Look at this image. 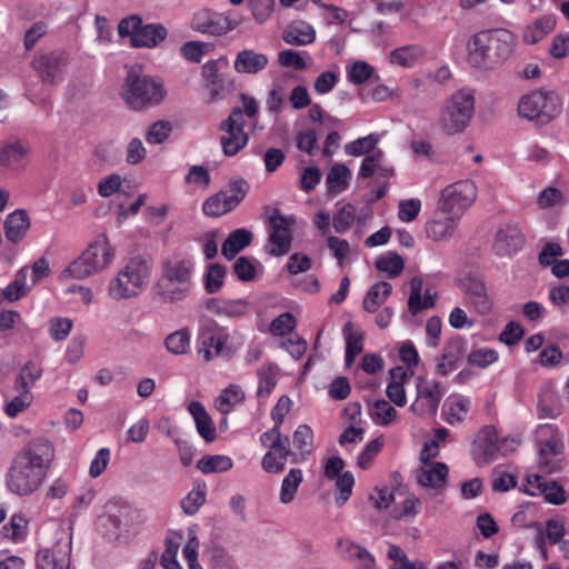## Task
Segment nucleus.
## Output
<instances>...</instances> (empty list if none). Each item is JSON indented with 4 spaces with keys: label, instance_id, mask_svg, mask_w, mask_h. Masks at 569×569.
Here are the masks:
<instances>
[{
    "label": "nucleus",
    "instance_id": "1",
    "mask_svg": "<svg viewBox=\"0 0 569 569\" xmlns=\"http://www.w3.org/2000/svg\"><path fill=\"white\" fill-rule=\"evenodd\" d=\"M56 457L53 443L43 437L27 442L13 457L6 475L8 490L19 497L37 492L44 483Z\"/></svg>",
    "mask_w": 569,
    "mask_h": 569
},
{
    "label": "nucleus",
    "instance_id": "2",
    "mask_svg": "<svg viewBox=\"0 0 569 569\" xmlns=\"http://www.w3.org/2000/svg\"><path fill=\"white\" fill-rule=\"evenodd\" d=\"M512 43L513 34L507 29L481 30L467 42L468 62L475 68H483L489 62L503 61L511 54Z\"/></svg>",
    "mask_w": 569,
    "mask_h": 569
},
{
    "label": "nucleus",
    "instance_id": "3",
    "mask_svg": "<svg viewBox=\"0 0 569 569\" xmlns=\"http://www.w3.org/2000/svg\"><path fill=\"white\" fill-rule=\"evenodd\" d=\"M194 261L191 257L173 254L161 263V276L157 281L158 295L166 301L183 300L192 286Z\"/></svg>",
    "mask_w": 569,
    "mask_h": 569
},
{
    "label": "nucleus",
    "instance_id": "4",
    "mask_svg": "<svg viewBox=\"0 0 569 569\" xmlns=\"http://www.w3.org/2000/svg\"><path fill=\"white\" fill-rule=\"evenodd\" d=\"M166 94L162 83L140 72V67L129 70L121 96L132 110H142L159 104Z\"/></svg>",
    "mask_w": 569,
    "mask_h": 569
},
{
    "label": "nucleus",
    "instance_id": "5",
    "mask_svg": "<svg viewBox=\"0 0 569 569\" xmlns=\"http://www.w3.org/2000/svg\"><path fill=\"white\" fill-rule=\"evenodd\" d=\"M151 267L148 260L132 258L109 284V295L114 299H129L138 296L150 278Z\"/></svg>",
    "mask_w": 569,
    "mask_h": 569
},
{
    "label": "nucleus",
    "instance_id": "6",
    "mask_svg": "<svg viewBox=\"0 0 569 569\" xmlns=\"http://www.w3.org/2000/svg\"><path fill=\"white\" fill-rule=\"evenodd\" d=\"M536 439L538 469L545 473L558 472L563 459V439L558 427L552 423L539 425Z\"/></svg>",
    "mask_w": 569,
    "mask_h": 569
},
{
    "label": "nucleus",
    "instance_id": "7",
    "mask_svg": "<svg viewBox=\"0 0 569 569\" xmlns=\"http://www.w3.org/2000/svg\"><path fill=\"white\" fill-rule=\"evenodd\" d=\"M562 109V100L555 91L536 90L523 96L518 103L520 117L543 126L558 117Z\"/></svg>",
    "mask_w": 569,
    "mask_h": 569
},
{
    "label": "nucleus",
    "instance_id": "8",
    "mask_svg": "<svg viewBox=\"0 0 569 569\" xmlns=\"http://www.w3.org/2000/svg\"><path fill=\"white\" fill-rule=\"evenodd\" d=\"M121 38L129 37L133 48H154L167 38V29L160 23L143 24L141 17L132 14L118 24Z\"/></svg>",
    "mask_w": 569,
    "mask_h": 569
},
{
    "label": "nucleus",
    "instance_id": "9",
    "mask_svg": "<svg viewBox=\"0 0 569 569\" xmlns=\"http://www.w3.org/2000/svg\"><path fill=\"white\" fill-rule=\"evenodd\" d=\"M475 110L473 96L466 90L456 92L446 104L440 127L448 134L462 132L469 124Z\"/></svg>",
    "mask_w": 569,
    "mask_h": 569
},
{
    "label": "nucleus",
    "instance_id": "10",
    "mask_svg": "<svg viewBox=\"0 0 569 569\" xmlns=\"http://www.w3.org/2000/svg\"><path fill=\"white\" fill-rule=\"evenodd\" d=\"M465 297V305L472 312L481 317H487L493 312L495 299L489 292L483 276L478 273H468L460 278L457 283Z\"/></svg>",
    "mask_w": 569,
    "mask_h": 569
},
{
    "label": "nucleus",
    "instance_id": "11",
    "mask_svg": "<svg viewBox=\"0 0 569 569\" xmlns=\"http://www.w3.org/2000/svg\"><path fill=\"white\" fill-rule=\"evenodd\" d=\"M477 198V187L471 180H460L447 186L438 202V209L460 220Z\"/></svg>",
    "mask_w": 569,
    "mask_h": 569
},
{
    "label": "nucleus",
    "instance_id": "12",
    "mask_svg": "<svg viewBox=\"0 0 569 569\" xmlns=\"http://www.w3.org/2000/svg\"><path fill=\"white\" fill-rule=\"evenodd\" d=\"M244 126L242 110L239 108H234L220 123V129L226 133L220 138L224 156L233 157L248 144L249 137L244 132Z\"/></svg>",
    "mask_w": 569,
    "mask_h": 569
},
{
    "label": "nucleus",
    "instance_id": "13",
    "mask_svg": "<svg viewBox=\"0 0 569 569\" xmlns=\"http://www.w3.org/2000/svg\"><path fill=\"white\" fill-rule=\"evenodd\" d=\"M296 223L293 216H284L279 210H276L269 217L270 232L268 241L271 248L268 250L269 254L280 257L287 254L292 244L291 228Z\"/></svg>",
    "mask_w": 569,
    "mask_h": 569
},
{
    "label": "nucleus",
    "instance_id": "14",
    "mask_svg": "<svg viewBox=\"0 0 569 569\" xmlns=\"http://www.w3.org/2000/svg\"><path fill=\"white\" fill-rule=\"evenodd\" d=\"M228 340V329L220 326L214 320H209L199 329L198 355L201 356L206 362H209L222 353Z\"/></svg>",
    "mask_w": 569,
    "mask_h": 569
},
{
    "label": "nucleus",
    "instance_id": "15",
    "mask_svg": "<svg viewBox=\"0 0 569 569\" xmlns=\"http://www.w3.org/2000/svg\"><path fill=\"white\" fill-rule=\"evenodd\" d=\"M416 388L417 396L410 409L421 417L435 416L445 395L441 382L419 377Z\"/></svg>",
    "mask_w": 569,
    "mask_h": 569
},
{
    "label": "nucleus",
    "instance_id": "16",
    "mask_svg": "<svg viewBox=\"0 0 569 569\" xmlns=\"http://www.w3.org/2000/svg\"><path fill=\"white\" fill-rule=\"evenodd\" d=\"M523 491L532 497H542L547 503L553 506L563 505L568 499V493L560 483L548 481L538 473L526 477Z\"/></svg>",
    "mask_w": 569,
    "mask_h": 569
},
{
    "label": "nucleus",
    "instance_id": "17",
    "mask_svg": "<svg viewBox=\"0 0 569 569\" xmlns=\"http://www.w3.org/2000/svg\"><path fill=\"white\" fill-rule=\"evenodd\" d=\"M239 22L228 16L209 9H201L193 14L191 27L204 34L221 36L236 29Z\"/></svg>",
    "mask_w": 569,
    "mask_h": 569
},
{
    "label": "nucleus",
    "instance_id": "18",
    "mask_svg": "<svg viewBox=\"0 0 569 569\" xmlns=\"http://www.w3.org/2000/svg\"><path fill=\"white\" fill-rule=\"evenodd\" d=\"M498 431L493 426L482 427L475 441L472 453L478 465H487L499 457Z\"/></svg>",
    "mask_w": 569,
    "mask_h": 569
},
{
    "label": "nucleus",
    "instance_id": "19",
    "mask_svg": "<svg viewBox=\"0 0 569 569\" xmlns=\"http://www.w3.org/2000/svg\"><path fill=\"white\" fill-rule=\"evenodd\" d=\"M71 541H57L51 548L41 549L36 555L37 569H69Z\"/></svg>",
    "mask_w": 569,
    "mask_h": 569
},
{
    "label": "nucleus",
    "instance_id": "20",
    "mask_svg": "<svg viewBox=\"0 0 569 569\" xmlns=\"http://www.w3.org/2000/svg\"><path fill=\"white\" fill-rule=\"evenodd\" d=\"M337 552L343 560L352 563L355 569H377L373 555L349 538L337 541Z\"/></svg>",
    "mask_w": 569,
    "mask_h": 569
},
{
    "label": "nucleus",
    "instance_id": "21",
    "mask_svg": "<svg viewBox=\"0 0 569 569\" xmlns=\"http://www.w3.org/2000/svg\"><path fill=\"white\" fill-rule=\"evenodd\" d=\"M30 162V148L22 141L0 147V167L9 171L21 172Z\"/></svg>",
    "mask_w": 569,
    "mask_h": 569
},
{
    "label": "nucleus",
    "instance_id": "22",
    "mask_svg": "<svg viewBox=\"0 0 569 569\" xmlns=\"http://www.w3.org/2000/svg\"><path fill=\"white\" fill-rule=\"evenodd\" d=\"M525 244V237L516 224L501 227L495 237L493 251L497 256H510L519 251Z\"/></svg>",
    "mask_w": 569,
    "mask_h": 569
},
{
    "label": "nucleus",
    "instance_id": "23",
    "mask_svg": "<svg viewBox=\"0 0 569 569\" xmlns=\"http://www.w3.org/2000/svg\"><path fill=\"white\" fill-rule=\"evenodd\" d=\"M63 63V52L51 51L48 53L36 54L31 66L38 72L42 82L53 84Z\"/></svg>",
    "mask_w": 569,
    "mask_h": 569
},
{
    "label": "nucleus",
    "instance_id": "24",
    "mask_svg": "<svg viewBox=\"0 0 569 569\" xmlns=\"http://www.w3.org/2000/svg\"><path fill=\"white\" fill-rule=\"evenodd\" d=\"M226 58L210 60L202 66V76L206 81V88L210 93L212 100L224 97L227 92V80L222 73L219 72L220 64L227 66Z\"/></svg>",
    "mask_w": 569,
    "mask_h": 569
},
{
    "label": "nucleus",
    "instance_id": "25",
    "mask_svg": "<svg viewBox=\"0 0 569 569\" xmlns=\"http://www.w3.org/2000/svg\"><path fill=\"white\" fill-rule=\"evenodd\" d=\"M449 468L445 462L423 466L417 475V482L425 488L442 492L447 486Z\"/></svg>",
    "mask_w": 569,
    "mask_h": 569
},
{
    "label": "nucleus",
    "instance_id": "26",
    "mask_svg": "<svg viewBox=\"0 0 569 569\" xmlns=\"http://www.w3.org/2000/svg\"><path fill=\"white\" fill-rule=\"evenodd\" d=\"M82 253L96 272L106 268L114 257V251L106 234H99Z\"/></svg>",
    "mask_w": 569,
    "mask_h": 569
},
{
    "label": "nucleus",
    "instance_id": "27",
    "mask_svg": "<svg viewBox=\"0 0 569 569\" xmlns=\"http://www.w3.org/2000/svg\"><path fill=\"white\" fill-rule=\"evenodd\" d=\"M268 63L269 58L264 53L256 52L251 49H244L238 52L233 67L239 73L256 74L262 71Z\"/></svg>",
    "mask_w": 569,
    "mask_h": 569
},
{
    "label": "nucleus",
    "instance_id": "28",
    "mask_svg": "<svg viewBox=\"0 0 569 569\" xmlns=\"http://www.w3.org/2000/svg\"><path fill=\"white\" fill-rule=\"evenodd\" d=\"M292 445L296 449L291 452V462L305 461L312 452L313 431L308 425H299L292 436Z\"/></svg>",
    "mask_w": 569,
    "mask_h": 569
},
{
    "label": "nucleus",
    "instance_id": "29",
    "mask_svg": "<svg viewBox=\"0 0 569 569\" xmlns=\"http://www.w3.org/2000/svg\"><path fill=\"white\" fill-rule=\"evenodd\" d=\"M207 308L218 316L240 318L248 313L250 302L247 299L220 300L211 298L208 300Z\"/></svg>",
    "mask_w": 569,
    "mask_h": 569
},
{
    "label": "nucleus",
    "instance_id": "30",
    "mask_svg": "<svg viewBox=\"0 0 569 569\" xmlns=\"http://www.w3.org/2000/svg\"><path fill=\"white\" fill-rule=\"evenodd\" d=\"M342 335L346 340L345 363L350 367L363 350L365 333L353 322L348 321L342 328Z\"/></svg>",
    "mask_w": 569,
    "mask_h": 569
},
{
    "label": "nucleus",
    "instance_id": "31",
    "mask_svg": "<svg viewBox=\"0 0 569 569\" xmlns=\"http://www.w3.org/2000/svg\"><path fill=\"white\" fill-rule=\"evenodd\" d=\"M29 228L30 219L23 209H18L6 218L4 234L10 242H20L26 237Z\"/></svg>",
    "mask_w": 569,
    "mask_h": 569
},
{
    "label": "nucleus",
    "instance_id": "32",
    "mask_svg": "<svg viewBox=\"0 0 569 569\" xmlns=\"http://www.w3.org/2000/svg\"><path fill=\"white\" fill-rule=\"evenodd\" d=\"M188 411L192 416L197 431L207 441L211 442L216 439V427L212 419L208 415L204 406L199 401H191L188 406Z\"/></svg>",
    "mask_w": 569,
    "mask_h": 569
},
{
    "label": "nucleus",
    "instance_id": "33",
    "mask_svg": "<svg viewBox=\"0 0 569 569\" xmlns=\"http://www.w3.org/2000/svg\"><path fill=\"white\" fill-rule=\"evenodd\" d=\"M423 281L420 277H413L410 281V295L408 299V310L412 316H417L425 309H430L435 306V298L427 290L421 297Z\"/></svg>",
    "mask_w": 569,
    "mask_h": 569
},
{
    "label": "nucleus",
    "instance_id": "34",
    "mask_svg": "<svg viewBox=\"0 0 569 569\" xmlns=\"http://www.w3.org/2000/svg\"><path fill=\"white\" fill-rule=\"evenodd\" d=\"M402 367L392 368L389 371L390 381L387 386L386 393L390 401L398 407H403L407 403L406 391L403 382L411 376Z\"/></svg>",
    "mask_w": 569,
    "mask_h": 569
},
{
    "label": "nucleus",
    "instance_id": "35",
    "mask_svg": "<svg viewBox=\"0 0 569 569\" xmlns=\"http://www.w3.org/2000/svg\"><path fill=\"white\" fill-rule=\"evenodd\" d=\"M471 408L469 398L461 395L450 396L443 408L445 420L449 425L460 423L466 420Z\"/></svg>",
    "mask_w": 569,
    "mask_h": 569
},
{
    "label": "nucleus",
    "instance_id": "36",
    "mask_svg": "<svg viewBox=\"0 0 569 569\" xmlns=\"http://www.w3.org/2000/svg\"><path fill=\"white\" fill-rule=\"evenodd\" d=\"M459 219L453 216L436 218L426 223L425 231L429 239L441 241L451 238L457 228Z\"/></svg>",
    "mask_w": 569,
    "mask_h": 569
},
{
    "label": "nucleus",
    "instance_id": "37",
    "mask_svg": "<svg viewBox=\"0 0 569 569\" xmlns=\"http://www.w3.org/2000/svg\"><path fill=\"white\" fill-rule=\"evenodd\" d=\"M252 238V232L244 228L233 230L222 243V256L227 260H232L240 251L250 246Z\"/></svg>",
    "mask_w": 569,
    "mask_h": 569
},
{
    "label": "nucleus",
    "instance_id": "38",
    "mask_svg": "<svg viewBox=\"0 0 569 569\" xmlns=\"http://www.w3.org/2000/svg\"><path fill=\"white\" fill-rule=\"evenodd\" d=\"M282 39L291 46L310 44L316 39L313 27L307 22L300 21L290 24L282 33Z\"/></svg>",
    "mask_w": 569,
    "mask_h": 569
},
{
    "label": "nucleus",
    "instance_id": "39",
    "mask_svg": "<svg viewBox=\"0 0 569 569\" xmlns=\"http://www.w3.org/2000/svg\"><path fill=\"white\" fill-rule=\"evenodd\" d=\"M555 27L556 19L553 16H542L526 27L522 39L526 43L535 44L550 33Z\"/></svg>",
    "mask_w": 569,
    "mask_h": 569
},
{
    "label": "nucleus",
    "instance_id": "40",
    "mask_svg": "<svg viewBox=\"0 0 569 569\" xmlns=\"http://www.w3.org/2000/svg\"><path fill=\"white\" fill-rule=\"evenodd\" d=\"M303 482V472L299 468H291L281 481L279 500L283 505L291 503Z\"/></svg>",
    "mask_w": 569,
    "mask_h": 569
},
{
    "label": "nucleus",
    "instance_id": "41",
    "mask_svg": "<svg viewBox=\"0 0 569 569\" xmlns=\"http://www.w3.org/2000/svg\"><path fill=\"white\" fill-rule=\"evenodd\" d=\"M392 286L387 281L375 283L366 293L362 307L368 312H376L391 295Z\"/></svg>",
    "mask_w": 569,
    "mask_h": 569
},
{
    "label": "nucleus",
    "instance_id": "42",
    "mask_svg": "<svg viewBox=\"0 0 569 569\" xmlns=\"http://www.w3.org/2000/svg\"><path fill=\"white\" fill-rule=\"evenodd\" d=\"M42 369L33 361H27L17 375L13 389L31 391V388L41 378Z\"/></svg>",
    "mask_w": 569,
    "mask_h": 569
},
{
    "label": "nucleus",
    "instance_id": "43",
    "mask_svg": "<svg viewBox=\"0 0 569 569\" xmlns=\"http://www.w3.org/2000/svg\"><path fill=\"white\" fill-rule=\"evenodd\" d=\"M289 457L291 458L290 448L270 449L262 457L261 467L268 473H280L284 470Z\"/></svg>",
    "mask_w": 569,
    "mask_h": 569
},
{
    "label": "nucleus",
    "instance_id": "44",
    "mask_svg": "<svg viewBox=\"0 0 569 569\" xmlns=\"http://www.w3.org/2000/svg\"><path fill=\"white\" fill-rule=\"evenodd\" d=\"M28 278L29 267L21 268L17 272L14 280L3 290V297L11 302L23 298L31 289Z\"/></svg>",
    "mask_w": 569,
    "mask_h": 569
},
{
    "label": "nucleus",
    "instance_id": "45",
    "mask_svg": "<svg viewBox=\"0 0 569 569\" xmlns=\"http://www.w3.org/2000/svg\"><path fill=\"white\" fill-rule=\"evenodd\" d=\"M243 399L244 392L242 388L238 385H230L217 397L214 406L221 413H229Z\"/></svg>",
    "mask_w": 569,
    "mask_h": 569
},
{
    "label": "nucleus",
    "instance_id": "46",
    "mask_svg": "<svg viewBox=\"0 0 569 569\" xmlns=\"http://www.w3.org/2000/svg\"><path fill=\"white\" fill-rule=\"evenodd\" d=\"M279 368L277 365L267 363L262 365L258 371V389L257 395L259 397H269L277 385V376Z\"/></svg>",
    "mask_w": 569,
    "mask_h": 569
},
{
    "label": "nucleus",
    "instance_id": "47",
    "mask_svg": "<svg viewBox=\"0 0 569 569\" xmlns=\"http://www.w3.org/2000/svg\"><path fill=\"white\" fill-rule=\"evenodd\" d=\"M233 466L230 457L224 455L204 456L197 462V468L204 475L226 472Z\"/></svg>",
    "mask_w": 569,
    "mask_h": 569
},
{
    "label": "nucleus",
    "instance_id": "48",
    "mask_svg": "<svg viewBox=\"0 0 569 569\" xmlns=\"http://www.w3.org/2000/svg\"><path fill=\"white\" fill-rule=\"evenodd\" d=\"M423 54V50L419 46H406L397 48L390 53V62L396 66L410 68L412 67Z\"/></svg>",
    "mask_w": 569,
    "mask_h": 569
},
{
    "label": "nucleus",
    "instance_id": "49",
    "mask_svg": "<svg viewBox=\"0 0 569 569\" xmlns=\"http://www.w3.org/2000/svg\"><path fill=\"white\" fill-rule=\"evenodd\" d=\"M2 533L13 542L24 540L28 535V520L21 512L12 515L10 521L2 527Z\"/></svg>",
    "mask_w": 569,
    "mask_h": 569
},
{
    "label": "nucleus",
    "instance_id": "50",
    "mask_svg": "<svg viewBox=\"0 0 569 569\" xmlns=\"http://www.w3.org/2000/svg\"><path fill=\"white\" fill-rule=\"evenodd\" d=\"M228 202L223 191H219L204 200L202 203V212L204 216L211 218L221 217L233 210Z\"/></svg>",
    "mask_w": 569,
    "mask_h": 569
},
{
    "label": "nucleus",
    "instance_id": "51",
    "mask_svg": "<svg viewBox=\"0 0 569 569\" xmlns=\"http://www.w3.org/2000/svg\"><path fill=\"white\" fill-rule=\"evenodd\" d=\"M350 170L345 164L332 166L326 180L328 190L332 193L342 192L348 186Z\"/></svg>",
    "mask_w": 569,
    "mask_h": 569
},
{
    "label": "nucleus",
    "instance_id": "52",
    "mask_svg": "<svg viewBox=\"0 0 569 569\" xmlns=\"http://www.w3.org/2000/svg\"><path fill=\"white\" fill-rule=\"evenodd\" d=\"M397 410L385 399L376 400L370 415L378 426H389L397 419Z\"/></svg>",
    "mask_w": 569,
    "mask_h": 569
},
{
    "label": "nucleus",
    "instance_id": "53",
    "mask_svg": "<svg viewBox=\"0 0 569 569\" xmlns=\"http://www.w3.org/2000/svg\"><path fill=\"white\" fill-rule=\"evenodd\" d=\"M227 274L226 267L220 263H210L204 274V290L208 293H217L223 286Z\"/></svg>",
    "mask_w": 569,
    "mask_h": 569
},
{
    "label": "nucleus",
    "instance_id": "54",
    "mask_svg": "<svg viewBox=\"0 0 569 569\" xmlns=\"http://www.w3.org/2000/svg\"><path fill=\"white\" fill-rule=\"evenodd\" d=\"M376 268L379 271L387 272L390 277H397L403 270L405 262L398 253L388 252L377 259Z\"/></svg>",
    "mask_w": 569,
    "mask_h": 569
},
{
    "label": "nucleus",
    "instance_id": "55",
    "mask_svg": "<svg viewBox=\"0 0 569 569\" xmlns=\"http://www.w3.org/2000/svg\"><path fill=\"white\" fill-rule=\"evenodd\" d=\"M173 127L167 120H158L149 126L146 133V141L149 144H161L168 140Z\"/></svg>",
    "mask_w": 569,
    "mask_h": 569
},
{
    "label": "nucleus",
    "instance_id": "56",
    "mask_svg": "<svg viewBox=\"0 0 569 569\" xmlns=\"http://www.w3.org/2000/svg\"><path fill=\"white\" fill-rule=\"evenodd\" d=\"M18 395L13 397L9 402L4 406V412L10 418H16L19 413L27 410L32 401L33 395L31 391L24 390H16Z\"/></svg>",
    "mask_w": 569,
    "mask_h": 569
},
{
    "label": "nucleus",
    "instance_id": "57",
    "mask_svg": "<svg viewBox=\"0 0 569 569\" xmlns=\"http://www.w3.org/2000/svg\"><path fill=\"white\" fill-rule=\"evenodd\" d=\"M356 219V209L351 203L345 204L332 217V226L336 232L345 233L353 224Z\"/></svg>",
    "mask_w": 569,
    "mask_h": 569
},
{
    "label": "nucleus",
    "instance_id": "58",
    "mask_svg": "<svg viewBox=\"0 0 569 569\" xmlns=\"http://www.w3.org/2000/svg\"><path fill=\"white\" fill-rule=\"evenodd\" d=\"M206 501V485L198 486L193 488L187 497L181 500V508L183 512L188 516H193L197 513L199 508Z\"/></svg>",
    "mask_w": 569,
    "mask_h": 569
},
{
    "label": "nucleus",
    "instance_id": "59",
    "mask_svg": "<svg viewBox=\"0 0 569 569\" xmlns=\"http://www.w3.org/2000/svg\"><path fill=\"white\" fill-rule=\"evenodd\" d=\"M167 350L173 355H183L190 348V335L188 330H178L169 335L164 340Z\"/></svg>",
    "mask_w": 569,
    "mask_h": 569
},
{
    "label": "nucleus",
    "instance_id": "60",
    "mask_svg": "<svg viewBox=\"0 0 569 569\" xmlns=\"http://www.w3.org/2000/svg\"><path fill=\"white\" fill-rule=\"evenodd\" d=\"M96 273L92 268V264L89 263V260L81 253L80 257L74 259L62 272L63 278H74V279H83L91 274Z\"/></svg>",
    "mask_w": 569,
    "mask_h": 569
},
{
    "label": "nucleus",
    "instance_id": "61",
    "mask_svg": "<svg viewBox=\"0 0 569 569\" xmlns=\"http://www.w3.org/2000/svg\"><path fill=\"white\" fill-rule=\"evenodd\" d=\"M379 137L370 133L346 144V152L353 157H360L371 152L378 143Z\"/></svg>",
    "mask_w": 569,
    "mask_h": 569
},
{
    "label": "nucleus",
    "instance_id": "62",
    "mask_svg": "<svg viewBox=\"0 0 569 569\" xmlns=\"http://www.w3.org/2000/svg\"><path fill=\"white\" fill-rule=\"evenodd\" d=\"M249 184L244 179L231 180L226 190H222L228 199V203L234 209L244 199L248 193Z\"/></svg>",
    "mask_w": 569,
    "mask_h": 569
},
{
    "label": "nucleus",
    "instance_id": "63",
    "mask_svg": "<svg viewBox=\"0 0 569 569\" xmlns=\"http://www.w3.org/2000/svg\"><path fill=\"white\" fill-rule=\"evenodd\" d=\"M383 445L385 441L381 437L369 441L365 449L359 453L357 458V465L363 470L369 469L373 462V459L383 448Z\"/></svg>",
    "mask_w": 569,
    "mask_h": 569
},
{
    "label": "nucleus",
    "instance_id": "64",
    "mask_svg": "<svg viewBox=\"0 0 569 569\" xmlns=\"http://www.w3.org/2000/svg\"><path fill=\"white\" fill-rule=\"evenodd\" d=\"M387 557L393 561L390 569H426L423 563L418 566L410 561L405 551L396 545H391L388 549Z\"/></svg>",
    "mask_w": 569,
    "mask_h": 569
}]
</instances>
